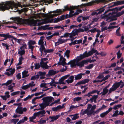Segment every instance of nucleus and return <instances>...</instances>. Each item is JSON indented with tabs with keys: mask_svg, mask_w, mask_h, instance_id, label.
<instances>
[{
	"mask_svg": "<svg viewBox=\"0 0 124 124\" xmlns=\"http://www.w3.org/2000/svg\"><path fill=\"white\" fill-rule=\"evenodd\" d=\"M39 124H42L45 123L46 122V120H40L38 122Z\"/></svg>",
	"mask_w": 124,
	"mask_h": 124,
	"instance_id": "864d4df0",
	"label": "nucleus"
},
{
	"mask_svg": "<svg viewBox=\"0 0 124 124\" xmlns=\"http://www.w3.org/2000/svg\"><path fill=\"white\" fill-rule=\"evenodd\" d=\"M20 92L19 91L14 92L11 94V95L12 96H13L16 95L18 94Z\"/></svg>",
	"mask_w": 124,
	"mask_h": 124,
	"instance_id": "3c124183",
	"label": "nucleus"
},
{
	"mask_svg": "<svg viewBox=\"0 0 124 124\" xmlns=\"http://www.w3.org/2000/svg\"><path fill=\"white\" fill-rule=\"evenodd\" d=\"M121 105L119 104L115 106L113 108L115 110H116L118 109V108H120L121 106Z\"/></svg>",
	"mask_w": 124,
	"mask_h": 124,
	"instance_id": "a19ab883",
	"label": "nucleus"
},
{
	"mask_svg": "<svg viewBox=\"0 0 124 124\" xmlns=\"http://www.w3.org/2000/svg\"><path fill=\"white\" fill-rule=\"evenodd\" d=\"M98 97V95H94L90 99L89 101H90L91 103H92L94 101V103H96L97 102L96 100Z\"/></svg>",
	"mask_w": 124,
	"mask_h": 124,
	"instance_id": "f3484780",
	"label": "nucleus"
},
{
	"mask_svg": "<svg viewBox=\"0 0 124 124\" xmlns=\"http://www.w3.org/2000/svg\"><path fill=\"white\" fill-rule=\"evenodd\" d=\"M115 5L117 6L119 5L124 4V1H118L114 3Z\"/></svg>",
	"mask_w": 124,
	"mask_h": 124,
	"instance_id": "bb28decb",
	"label": "nucleus"
},
{
	"mask_svg": "<svg viewBox=\"0 0 124 124\" xmlns=\"http://www.w3.org/2000/svg\"><path fill=\"white\" fill-rule=\"evenodd\" d=\"M52 20V22L54 23H57L60 21V19L59 18L53 19Z\"/></svg>",
	"mask_w": 124,
	"mask_h": 124,
	"instance_id": "ea45409f",
	"label": "nucleus"
},
{
	"mask_svg": "<svg viewBox=\"0 0 124 124\" xmlns=\"http://www.w3.org/2000/svg\"><path fill=\"white\" fill-rule=\"evenodd\" d=\"M88 57L87 51L85 52L83 54H81L79 56L77 57L75 60L78 63H79V61L85 58Z\"/></svg>",
	"mask_w": 124,
	"mask_h": 124,
	"instance_id": "9d476101",
	"label": "nucleus"
},
{
	"mask_svg": "<svg viewBox=\"0 0 124 124\" xmlns=\"http://www.w3.org/2000/svg\"><path fill=\"white\" fill-rule=\"evenodd\" d=\"M61 56V57L60 59V62L58 63V64L59 65H61L63 66L66 64V63L65 62L66 59L62 56Z\"/></svg>",
	"mask_w": 124,
	"mask_h": 124,
	"instance_id": "ddd939ff",
	"label": "nucleus"
},
{
	"mask_svg": "<svg viewBox=\"0 0 124 124\" xmlns=\"http://www.w3.org/2000/svg\"><path fill=\"white\" fill-rule=\"evenodd\" d=\"M104 78V76L103 74H100L97 77L96 79H101V80H103Z\"/></svg>",
	"mask_w": 124,
	"mask_h": 124,
	"instance_id": "473e14b6",
	"label": "nucleus"
},
{
	"mask_svg": "<svg viewBox=\"0 0 124 124\" xmlns=\"http://www.w3.org/2000/svg\"><path fill=\"white\" fill-rule=\"evenodd\" d=\"M63 11L61 9H57L56 10L54 11L53 12H53L54 13L53 14H50V16L52 18L54 16H56L61 14Z\"/></svg>",
	"mask_w": 124,
	"mask_h": 124,
	"instance_id": "9b49d317",
	"label": "nucleus"
},
{
	"mask_svg": "<svg viewBox=\"0 0 124 124\" xmlns=\"http://www.w3.org/2000/svg\"><path fill=\"white\" fill-rule=\"evenodd\" d=\"M82 27L84 28V30L83 29H82L81 31H86L89 30V28L88 27H86V26L83 27Z\"/></svg>",
	"mask_w": 124,
	"mask_h": 124,
	"instance_id": "8fccbe9b",
	"label": "nucleus"
},
{
	"mask_svg": "<svg viewBox=\"0 0 124 124\" xmlns=\"http://www.w3.org/2000/svg\"><path fill=\"white\" fill-rule=\"evenodd\" d=\"M124 13V12H123V11H121V12H119L117 13L115 15V16L116 17H118L122 15Z\"/></svg>",
	"mask_w": 124,
	"mask_h": 124,
	"instance_id": "e433bc0d",
	"label": "nucleus"
},
{
	"mask_svg": "<svg viewBox=\"0 0 124 124\" xmlns=\"http://www.w3.org/2000/svg\"><path fill=\"white\" fill-rule=\"evenodd\" d=\"M93 66V64H91L89 65L88 66L87 68V69H90L92 68Z\"/></svg>",
	"mask_w": 124,
	"mask_h": 124,
	"instance_id": "052dcab7",
	"label": "nucleus"
},
{
	"mask_svg": "<svg viewBox=\"0 0 124 124\" xmlns=\"http://www.w3.org/2000/svg\"><path fill=\"white\" fill-rule=\"evenodd\" d=\"M59 71L54 70H49L47 75L48 76H50L54 75L56 74L59 72Z\"/></svg>",
	"mask_w": 124,
	"mask_h": 124,
	"instance_id": "4468645a",
	"label": "nucleus"
},
{
	"mask_svg": "<svg viewBox=\"0 0 124 124\" xmlns=\"http://www.w3.org/2000/svg\"><path fill=\"white\" fill-rule=\"evenodd\" d=\"M19 120V119H14L11 120V122L15 124H16Z\"/></svg>",
	"mask_w": 124,
	"mask_h": 124,
	"instance_id": "58836bf2",
	"label": "nucleus"
},
{
	"mask_svg": "<svg viewBox=\"0 0 124 124\" xmlns=\"http://www.w3.org/2000/svg\"><path fill=\"white\" fill-rule=\"evenodd\" d=\"M23 59L22 56L19 58V62L17 64V66L20 65L22 64V61L23 60Z\"/></svg>",
	"mask_w": 124,
	"mask_h": 124,
	"instance_id": "c85d7f7f",
	"label": "nucleus"
},
{
	"mask_svg": "<svg viewBox=\"0 0 124 124\" xmlns=\"http://www.w3.org/2000/svg\"><path fill=\"white\" fill-rule=\"evenodd\" d=\"M70 53V51L69 50H67L64 54L65 56V55L68 58L69 57V54Z\"/></svg>",
	"mask_w": 124,
	"mask_h": 124,
	"instance_id": "2f4dec72",
	"label": "nucleus"
},
{
	"mask_svg": "<svg viewBox=\"0 0 124 124\" xmlns=\"http://www.w3.org/2000/svg\"><path fill=\"white\" fill-rule=\"evenodd\" d=\"M27 117L26 116H24L23 117V119L20 120L17 122V124H21L23 123L25 121L27 120Z\"/></svg>",
	"mask_w": 124,
	"mask_h": 124,
	"instance_id": "b1692460",
	"label": "nucleus"
},
{
	"mask_svg": "<svg viewBox=\"0 0 124 124\" xmlns=\"http://www.w3.org/2000/svg\"><path fill=\"white\" fill-rule=\"evenodd\" d=\"M93 3L92 2L88 3H87L85 4H83L80 5H78L77 6H70V12L69 13V15L67 14L66 15V17L67 18H70L72 16H70L71 15H73L74 13V11H73V10L75 9L76 8H78L79 7H82V6L85 7V6H90L92 5Z\"/></svg>",
	"mask_w": 124,
	"mask_h": 124,
	"instance_id": "39448f33",
	"label": "nucleus"
},
{
	"mask_svg": "<svg viewBox=\"0 0 124 124\" xmlns=\"http://www.w3.org/2000/svg\"><path fill=\"white\" fill-rule=\"evenodd\" d=\"M33 115L36 118L37 116H39L40 115L39 112L35 113Z\"/></svg>",
	"mask_w": 124,
	"mask_h": 124,
	"instance_id": "69168bd1",
	"label": "nucleus"
},
{
	"mask_svg": "<svg viewBox=\"0 0 124 124\" xmlns=\"http://www.w3.org/2000/svg\"><path fill=\"white\" fill-rule=\"evenodd\" d=\"M67 39H60L58 40L59 43L60 44H62L64 43L67 41Z\"/></svg>",
	"mask_w": 124,
	"mask_h": 124,
	"instance_id": "7c9ffc66",
	"label": "nucleus"
},
{
	"mask_svg": "<svg viewBox=\"0 0 124 124\" xmlns=\"http://www.w3.org/2000/svg\"><path fill=\"white\" fill-rule=\"evenodd\" d=\"M99 12H98V13L99 14L101 13L102 12L104 11V10L103 8H100L98 10Z\"/></svg>",
	"mask_w": 124,
	"mask_h": 124,
	"instance_id": "6e6d98bb",
	"label": "nucleus"
},
{
	"mask_svg": "<svg viewBox=\"0 0 124 124\" xmlns=\"http://www.w3.org/2000/svg\"><path fill=\"white\" fill-rule=\"evenodd\" d=\"M87 62L86 60H83L79 63H78L75 59L71 61V67H75L76 66H77L82 67Z\"/></svg>",
	"mask_w": 124,
	"mask_h": 124,
	"instance_id": "423d86ee",
	"label": "nucleus"
},
{
	"mask_svg": "<svg viewBox=\"0 0 124 124\" xmlns=\"http://www.w3.org/2000/svg\"><path fill=\"white\" fill-rule=\"evenodd\" d=\"M103 81L102 80H94L93 81V83H98V82H102Z\"/></svg>",
	"mask_w": 124,
	"mask_h": 124,
	"instance_id": "0e129e2a",
	"label": "nucleus"
},
{
	"mask_svg": "<svg viewBox=\"0 0 124 124\" xmlns=\"http://www.w3.org/2000/svg\"><path fill=\"white\" fill-rule=\"evenodd\" d=\"M96 105L92 106L91 104H88L87 109L84 111H83V109H82L81 113L82 115L86 114L88 116H90V115L92 114L94 115V110L96 108Z\"/></svg>",
	"mask_w": 124,
	"mask_h": 124,
	"instance_id": "7ed1b4c3",
	"label": "nucleus"
},
{
	"mask_svg": "<svg viewBox=\"0 0 124 124\" xmlns=\"http://www.w3.org/2000/svg\"><path fill=\"white\" fill-rule=\"evenodd\" d=\"M64 79L62 77L59 80V84H65L64 82H63L64 80Z\"/></svg>",
	"mask_w": 124,
	"mask_h": 124,
	"instance_id": "f704fd0d",
	"label": "nucleus"
},
{
	"mask_svg": "<svg viewBox=\"0 0 124 124\" xmlns=\"http://www.w3.org/2000/svg\"><path fill=\"white\" fill-rule=\"evenodd\" d=\"M54 99L51 96H47L42 98V100L44 102L40 104L39 105L41 108V109H44L46 107L49 105L50 103L54 101Z\"/></svg>",
	"mask_w": 124,
	"mask_h": 124,
	"instance_id": "20e7f679",
	"label": "nucleus"
},
{
	"mask_svg": "<svg viewBox=\"0 0 124 124\" xmlns=\"http://www.w3.org/2000/svg\"><path fill=\"white\" fill-rule=\"evenodd\" d=\"M39 50L41 53V55H42L43 51H44V52L45 53V55H46L47 53L53 52L54 50L53 49H46L44 45L41 46L39 48Z\"/></svg>",
	"mask_w": 124,
	"mask_h": 124,
	"instance_id": "1a4fd4ad",
	"label": "nucleus"
},
{
	"mask_svg": "<svg viewBox=\"0 0 124 124\" xmlns=\"http://www.w3.org/2000/svg\"><path fill=\"white\" fill-rule=\"evenodd\" d=\"M48 60L47 58H44L41 59V62H40V67H42L43 69H48L49 67L50 66H49L47 65V63L48 62H45Z\"/></svg>",
	"mask_w": 124,
	"mask_h": 124,
	"instance_id": "6e6552de",
	"label": "nucleus"
},
{
	"mask_svg": "<svg viewBox=\"0 0 124 124\" xmlns=\"http://www.w3.org/2000/svg\"><path fill=\"white\" fill-rule=\"evenodd\" d=\"M117 58L119 59L121 56V54L120 53V51H119L117 53Z\"/></svg>",
	"mask_w": 124,
	"mask_h": 124,
	"instance_id": "13d9d810",
	"label": "nucleus"
},
{
	"mask_svg": "<svg viewBox=\"0 0 124 124\" xmlns=\"http://www.w3.org/2000/svg\"><path fill=\"white\" fill-rule=\"evenodd\" d=\"M118 112L119 111L118 110H117L116 111L112 116L114 117L117 116V115H118Z\"/></svg>",
	"mask_w": 124,
	"mask_h": 124,
	"instance_id": "de8ad7c7",
	"label": "nucleus"
},
{
	"mask_svg": "<svg viewBox=\"0 0 124 124\" xmlns=\"http://www.w3.org/2000/svg\"><path fill=\"white\" fill-rule=\"evenodd\" d=\"M46 84L44 83H42L40 85V86L41 87H44L45 88H46L47 87L46 86V85L47 84Z\"/></svg>",
	"mask_w": 124,
	"mask_h": 124,
	"instance_id": "09e8293b",
	"label": "nucleus"
},
{
	"mask_svg": "<svg viewBox=\"0 0 124 124\" xmlns=\"http://www.w3.org/2000/svg\"><path fill=\"white\" fill-rule=\"evenodd\" d=\"M43 37H42L41 38V39L39 40V42L38 44L39 45H44V42H43V39H42V38Z\"/></svg>",
	"mask_w": 124,
	"mask_h": 124,
	"instance_id": "72a5a7b5",
	"label": "nucleus"
},
{
	"mask_svg": "<svg viewBox=\"0 0 124 124\" xmlns=\"http://www.w3.org/2000/svg\"><path fill=\"white\" fill-rule=\"evenodd\" d=\"M7 72H5V75L8 76L12 75L15 71V69H12L10 68L6 70Z\"/></svg>",
	"mask_w": 124,
	"mask_h": 124,
	"instance_id": "f8f14e48",
	"label": "nucleus"
},
{
	"mask_svg": "<svg viewBox=\"0 0 124 124\" xmlns=\"http://www.w3.org/2000/svg\"><path fill=\"white\" fill-rule=\"evenodd\" d=\"M95 53H96V54L97 55L100 54V53H98L97 51L93 48H92L91 51H89L87 53L88 56H89Z\"/></svg>",
	"mask_w": 124,
	"mask_h": 124,
	"instance_id": "dca6fc26",
	"label": "nucleus"
},
{
	"mask_svg": "<svg viewBox=\"0 0 124 124\" xmlns=\"http://www.w3.org/2000/svg\"><path fill=\"white\" fill-rule=\"evenodd\" d=\"M103 91L100 94H102V95H104L106 94L108 91V90L107 89V87H106L103 89Z\"/></svg>",
	"mask_w": 124,
	"mask_h": 124,
	"instance_id": "4be33fe9",
	"label": "nucleus"
},
{
	"mask_svg": "<svg viewBox=\"0 0 124 124\" xmlns=\"http://www.w3.org/2000/svg\"><path fill=\"white\" fill-rule=\"evenodd\" d=\"M81 99L82 98L81 97H78L74 98L73 99V101H79L81 100Z\"/></svg>",
	"mask_w": 124,
	"mask_h": 124,
	"instance_id": "c03bdc74",
	"label": "nucleus"
},
{
	"mask_svg": "<svg viewBox=\"0 0 124 124\" xmlns=\"http://www.w3.org/2000/svg\"><path fill=\"white\" fill-rule=\"evenodd\" d=\"M18 6L13 1H7L3 2L0 4V11H4L10 8L14 9L13 11L16 12L18 10L17 9Z\"/></svg>",
	"mask_w": 124,
	"mask_h": 124,
	"instance_id": "f257e3e1",
	"label": "nucleus"
},
{
	"mask_svg": "<svg viewBox=\"0 0 124 124\" xmlns=\"http://www.w3.org/2000/svg\"><path fill=\"white\" fill-rule=\"evenodd\" d=\"M12 82V80H8L6 83L7 86L8 85L11 84Z\"/></svg>",
	"mask_w": 124,
	"mask_h": 124,
	"instance_id": "338daca9",
	"label": "nucleus"
},
{
	"mask_svg": "<svg viewBox=\"0 0 124 124\" xmlns=\"http://www.w3.org/2000/svg\"><path fill=\"white\" fill-rule=\"evenodd\" d=\"M78 107V106H75L74 105H71V106L70 108V109H72L74 108H77ZM69 111H71V110H69Z\"/></svg>",
	"mask_w": 124,
	"mask_h": 124,
	"instance_id": "603ef678",
	"label": "nucleus"
},
{
	"mask_svg": "<svg viewBox=\"0 0 124 124\" xmlns=\"http://www.w3.org/2000/svg\"><path fill=\"white\" fill-rule=\"evenodd\" d=\"M79 32V31L77 29H75L70 34V38H71L72 37L75 36V35H78V32Z\"/></svg>",
	"mask_w": 124,
	"mask_h": 124,
	"instance_id": "a211bd4d",
	"label": "nucleus"
},
{
	"mask_svg": "<svg viewBox=\"0 0 124 124\" xmlns=\"http://www.w3.org/2000/svg\"><path fill=\"white\" fill-rule=\"evenodd\" d=\"M3 36H2V37H3L5 38L3 40H1V41H3L4 40H6L8 38H13L14 39H17L15 38H14L11 35H9V33H8L6 34H3L2 35Z\"/></svg>",
	"mask_w": 124,
	"mask_h": 124,
	"instance_id": "2eb2a0df",
	"label": "nucleus"
},
{
	"mask_svg": "<svg viewBox=\"0 0 124 124\" xmlns=\"http://www.w3.org/2000/svg\"><path fill=\"white\" fill-rule=\"evenodd\" d=\"M29 87H30V86L29 85V84H28L27 85H24L22 87V89H23L25 90L28 88Z\"/></svg>",
	"mask_w": 124,
	"mask_h": 124,
	"instance_id": "49530a36",
	"label": "nucleus"
},
{
	"mask_svg": "<svg viewBox=\"0 0 124 124\" xmlns=\"http://www.w3.org/2000/svg\"><path fill=\"white\" fill-rule=\"evenodd\" d=\"M22 22L23 23L29 24L34 26H36L37 24V26H39L46 23V21L43 20H34L23 19Z\"/></svg>",
	"mask_w": 124,
	"mask_h": 124,
	"instance_id": "f03ea898",
	"label": "nucleus"
},
{
	"mask_svg": "<svg viewBox=\"0 0 124 124\" xmlns=\"http://www.w3.org/2000/svg\"><path fill=\"white\" fill-rule=\"evenodd\" d=\"M39 78V75H37L32 77L31 79V80H35L38 79Z\"/></svg>",
	"mask_w": 124,
	"mask_h": 124,
	"instance_id": "c756f323",
	"label": "nucleus"
},
{
	"mask_svg": "<svg viewBox=\"0 0 124 124\" xmlns=\"http://www.w3.org/2000/svg\"><path fill=\"white\" fill-rule=\"evenodd\" d=\"M46 73L45 72H39L38 74V75H39H39H44L46 74Z\"/></svg>",
	"mask_w": 124,
	"mask_h": 124,
	"instance_id": "4d7b16f0",
	"label": "nucleus"
},
{
	"mask_svg": "<svg viewBox=\"0 0 124 124\" xmlns=\"http://www.w3.org/2000/svg\"><path fill=\"white\" fill-rule=\"evenodd\" d=\"M40 66V64L39 65V63H36L35 64V69H39Z\"/></svg>",
	"mask_w": 124,
	"mask_h": 124,
	"instance_id": "a18cd8bd",
	"label": "nucleus"
},
{
	"mask_svg": "<svg viewBox=\"0 0 124 124\" xmlns=\"http://www.w3.org/2000/svg\"><path fill=\"white\" fill-rule=\"evenodd\" d=\"M124 83L122 80H121L120 82H116L113 85L112 88H110L108 94L112 92L118 88L120 85H122L123 86L124 85L123 84ZM123 86H121L122 88Z\"/></svg>",
	"mask_w": 124,
	"mask_h": 124,
	"instance_id": "0eeeda50",
	"label": "nucleus"
},
{
	"mask_svg": "<svg viewBox=\"0 0 124 124\" xmlns=\"http://www.w3.org/2000/svg\"><path fill=\"white\" fill-rule=\"evenodd\" d=\"M70 33H66L63 36L64 37H68L69 36H70H70L71 35H70Z\"/></svg>",
	"mask_w": 124,
	"mask_h": 124,
	"instance_id": "774afa93",
	"label": "nucleus"
},
{
	"mask_svg": "<svg viewBox=\"0 0 124 124\" xmlns=\"http://www.w3.org/2000/svg\"><path fill=\"white\" fill-rule=\"evenodd\" d=\"M28 73V71L25 70L22 72L23 76L22 78H24L29 76V75H27Z\"/></svg>",
	"mask_w": 124,
	"mask_h": 124,
	"instance_id": "a878e982",
	"label": "nucleus"
},
{
	"mask_svg": "<svg viewBox=\"0 0 124 124\" xmlns=\"http://www.w3.org/2000/svg\"><path fill=\"white\" fill-rule=\"evenodd\" d=\"M60 115H58L56 116H50L49 118L51 120L50 121V122H53L54 120H56L60 117Z\"/></svg>",
	"mask_w": 124,
	"mask_h": 124,
	"instance_id": "412c9836",
	"label": "nucleus"
},
{
	"mask_svg": "<svg viewBox=\"0 0 124 124\" xmlns=\"http://www.w3.org/2000/svg\"><path fill=\"white\" fill-rule=\"evenodd\" d=\"M107 112L106 111L101 114L100 115V116L102 117H104L106 115L108 114Z\"/></svg>",
	"mask_w": 124,
	"mask_h": 124,
	"instance_id": "37998d69",
	"label": "nucleus"
},
{
	"mask_svg": "<svg viewBox=\"0 0 124 124\" xmlns=\"http://www.w3.org/2000/svg\"><path fill=\"white\" fill-rule=\"evenodd\" d=\"M117 19L116 18H113L111 16H110L108 17L107 19V21H108L109 22H110L111 21H112L113 20H116Z\"/></svg>",
	"mask_w": 124,
	"mask_h": 124,
	"instance_id": "cd10ccee",
	"label": "nucleus"
},
{
	"mask_svg": "<svg viewBox=\"0 0 124 124\" xmlns=\"http://www.w3.org/2000/svg\"><path fill=\"white\" fill-rule=\"evenodd\" d=\"M96 31L98 32V33L96 36V37L97 38L99 36L101 31L99 30H97Z\"/></svg>",
	"mask_w": 124,
	"mask_h": 124,
	"instance_id": "5fc2aeb1",
	"label": "nucleus"
},
{
	"mask_svg": "<svg viewBox=\"0 0 124 124\" xmlns=\"http://www.w3.org/2000/svg\"><path fill=\"white\" fill-rule=\"evenodd\" d=\"M74 78V76H71L70 77L68 80H66V82L68 84L71 83L73 82V81Z\"/></svg>",
	"mask_w": 124,
	"mask_h": 124,
	"instance_id": "5701e85b",
	"label": "nucleus"
},
{
	"mask_svg": "<svg viewBox=\"0 0 124 124\" xmlns=\"http://www.w3.org/2000/svg\"><path fill=\"white\" fill-rule=\"evenodd\" d=\"M64 107V104H63L62 106L60 105L56 107L53 108H52V109L54 111H56L60 109L63 108Z\"/></svg>",
	"mask_w": 124,
	"mask_h": 124,
	"instance_id": "6ab92c4d",
	"label": "nucleus"
},
{
	"mask_svg": "<svg viewBox=\"0 0 124 124\" xmlns=\"http://www.w3.org/2000/svg\"><path fill=\"white\" fill-rule=\"evenodd\" d=\"M35 43V41L31 40L29 42L28 44L32 45H34Z\"/></svg>",
	"mask_w": 124,
	"mask_h": 124,
	"instance_id": "e2e57ef3",
	"label": "nucleus"
},
{
	"mask_svg": "<svg viewBox=\"0 0 124 124\" xmlns=\"http://www.w3.org/2000/svg\"><path fill=\"white\" fill-rule=\"evenodd\" d=\"M25 53L24 50H23L21 51H19L18 52V54H19L21 56H22Z\"/></svg>",
	"mask_w": 124,
	"mask_h": 124,
	"instance_id": "79ce46f5",
	"label": "nucleus"
},
{
	"mask_svg": "<svg viewBox=\"0 0 124 124\" xmlns=\"http://www.w3.org/2000/svg\"><path fill=\"white\" fill-rule=\"evenodd\" d=\"M78 114H76L74 115H73V116L72 118V120H75L77 119L79 117V116H78Z\"/></svg>",
	"mask_w": 124,
	"mask_h": 124,
	"instance_id": "4c0bfd02",
	"label": "nucleus"
},
{
	"mask_svg": "<svg viewBox=\"0 0 124 124\" xmlns=\"http://www.w3.org/2000/svg\"><path fill=\"white\" fill-rule=\"evenodd\" d=\"M51 79L52 80L51 82L50 83H48V84H50V85L51 86L53 85L54 86H56V85H55V83L54 81L52 79Z\"/></svg>",
	"mask_w": 124,
	"mask_h": 124,
	"instance_id": "c9c22d12",
	"label": "nucleus"
},
{
	"mask_svg": "<svg viewBox=\"0 0 124 124\" xmlns=\"http://www.w3.org/2000/svg\"><path fill=\"white\" fill-rule=\"evenodd\" d=\"M85 74L80 73L79 74L77 75L75 77V79L76 80H78L81 79L82 78V76Z\"/></svg>",
	"mask_w": 124,
	"mask_h": 124,
	"instance_id": "393cba45",
	"label": "nucleus"
},
{
	"mask_svg": "<svg viewBox=\"0 0 124 124\" xmlns=\"http://www.w3.org/2000/svg\"><path fill=\"white\" fill-rule=\"evenodd\" d=\"M17 114H23L22 110V107H18L15 110Z\"/></svg>",
	"mask_w": 124,
	"mask_h": 124,
	"instance_id": "aec40b11",
	"label": "nucleus"
},
{
	"mask_svg": "<svg viewBox=\"0 0 124 124\" xmlns=\"http://www.w3.org/2000/svg\"><path fill=\"white\" fill-rule=\"evenodd\" d=\"M40 115H42L46 113V112L44 110H42L39 112Z\"/></svg>",
	"mask_w": 124,
	"mask_h": 124,
	"instance_id": "bf43d9fd",
	"label": "nucleus"
},
{
	"mask_svg": "<svg viewBox=\"0 0 124 124\" xmlns=\"http://www.w3.org/2000/svg\"><path fill=\"white\" fill-rule=\"evenodd\" d=\"M110 77V76L109 75L106 76L105 77H104V79H103L102 81H103L105 80H106L109 77Z\"/></svg>",
	"mask_w": 124,
	"mask_h": 124,
	"instance_id": "680f3d73",
	"label": "nucleus"
}]
</instances>
